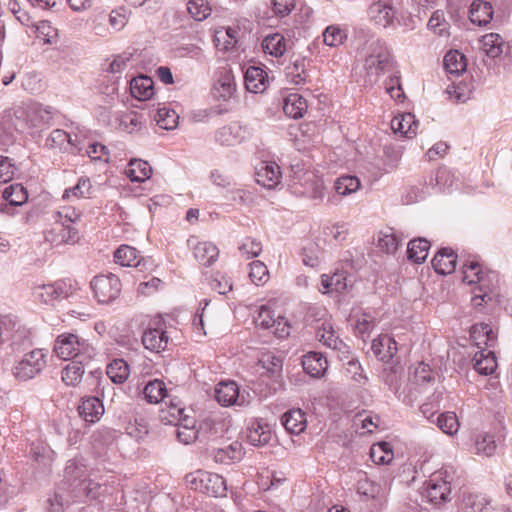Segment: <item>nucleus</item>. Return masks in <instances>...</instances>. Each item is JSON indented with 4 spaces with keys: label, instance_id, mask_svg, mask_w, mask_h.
<instances>
[{
    "label": "nucleus",
    "instance_id": "nucleus-6",
    "mask_svg": "<svg viewBox=\"0 0 512 512\" xmlns=\"http://www.w3.org/2000/svg\"><path fill=\"white\" fill-rule=\"evenodd\" d=\"M453 477L446 470L433 473L425 482V496L430 503L441 504L450 500Z\"/></svg>",
    "mask_w": 512,
    "mask_h": 512
},
{
    "label": "nucleus",
    "instance_id": "nucleus-22",
    "mask_svg": "<svg viewBox=\"0 0 512 512\" xmlns=\"http://www.w3.org/2000/svg\"><path fill=\"white\" fill-rule=\"evenodd\" d=\"M245 86L248 91L253 93H261L266 89L267 74L260 68L250 66L245 72Z\"/></svg>",
    "mask_w": 512,
    "mask_h": 512
},
{
    "label": "nucleus",
    "instance_id": "nucleus-12",
    "mask_svg": "<svg viewBox=\"0 0 512 512\" xmlns=\"http://www.w3.org/2000/svg\"><path fill=\"white\" fill-rule=\"evenodd\" d=\"M255 177L261 186L268 189L274 188L280 183V167L275 162H264L257 168Z\"/></svg>",
    "mask_w": 512,
    "mask_h": 512
},
{
    "label": "nucleus",
    "instance_id": "nucleus-41",
    "mask_svg": "<svg viewBox=\"0 0 512 512\" xmlns=\"http://www.w3.org/2000/svg\"><path fill=\"white\" fill-rule=\"evenodd\" d=\"M3 198L12 206H21L28 200V192L21 184H11L3 191Z\"/></svg>",
    "mask_w": 512,
    "mask_h": 512
},
{
    "label": "nucleus",
    "instance_id": "nucleus-64",
    "mask_svg": "<svg viewBox=\"0 0 512 512\" xmlns=\"http://www.w3.org/2000/svg\"><path fill=\"white\" fill-rule=\"evenodd\" d=\"M211 287L223 295L232 290V282L229 277L217 273L211 281Z\"/></svg>",
    "mask_w": 512,
    "mask_h": 512
},
{
    "label": "nucleus",
    "instance_id": "nucleus-18",
    "mask_svg": "<svg viewBox=\"0 0 512 512\" xmlns=\"http://www.w3.org/2000/svg\"><path fill=\"white\" fill-rule=\"evenodd\" d=\"M80 416L90 423L98 421L104 413V406L97 397L84 398L78 407Z\"/></svg>",
    "mask_w": 512,
    "mask_h": 512
},
{
    "label": "nucleus",
    "instance_id": "nucleus-16",
    "mask_svg": "<svg viewBox=\"0 0 512 512\" xmlns=\"http://www.w3.org/2000/svg\"><path fill=\"white\" fill-rule=\"evenodd\" d=\"M457 255L450 248L440 249L432 259V266L438 274L447 275L455 271Z\"/></svg>",
    "mask_w": 512,
    "mask_h": 512
},
{
    "label": "nucleus",
    "instance_id": "nucleus-8",
    "mask_svg": "<svg viewBox=\"0 0 512 512\" xmlns=\"http://www.w3.org/2000/svg\"><path fill=\"white\" fill-rule=\"evenodd\" d=\"M120 279L110 273L95 276L91 281V288L99 303H110L114 301L121 292Z\"/></svg>",
    "mask_w": 512,
    "mask_h": 512
},
{
    "label": "nucleus",
    "instance_id": "nucleus-2",
    "mask_svg": "<svg viewBox=\"0 0 512 512\" xmlns=\"http://www.w3.org/2000/svg\"><path fill=\"white\" fill-rule=\"evenodd\" d=\"M57 357L63 360H91L96 355V349L84 338L74 333H63L57 336L54 348Z\"/></svg>",
    "mask_w": 512,
    "mask_h": 512
},
{
    "label": "nucleus",
    "instance_id": "nucleus-40",
    "mask_svg": "<svg viewBox=\"0 0 512 512\" xmlns=\"http://www.w3.org/2000/svg\"><path fill=\"white\" fill-rule=\"evenodd\" d=\"M86 360L72 361L62 371V380L70 386L79 384L85 372L83 363Z\"/></svg>",
    "mask_w": 512,
    "mask_h": 512
},
{
    "label": "nucleus",
    "instance_id": "nucleus-35",
    "mask_svg": "<svg viewBox=\"0 0 512 512\" xmlns=\"http://www.w3.org/2000/svg\"><path fill=\"white\" fill-rule=\"evenodd\" d=\"M106 373L113 383L122 384L129 377V365L124 359H114L107 365Z\"/></svg>",
    "mask_w": 512,
    "mask_h": 512
},
{
    "label": "nucleus",
    "instance_id": "nucleus-17",
    "mask_svg": "<svg viewBox=\"0 0 512 512\" xmlns=\"http://www.w3.org/2000/svg\"><path fill=\"white\" fill-rule=\"evenodd\" d=\"M492 5L483 0H475L470 5L469 19L473 24L478 26H486L493 18Z\"/></svg>",
    "mask_w": 512,
    "mask_h": 512
},
{
    "label": "nucleus",
    "instance_id": "nucleus-34",
    "mask_svg": "<svg viewBox=\"0 0 512 512\" xmlns=\"http://www.w3.org/2000/svg\"><path fill=\"white\" fill-rule=\"evenodd\" d=\"M316 337L323 343V345L334 350H339L343 344L335 334L332 323L327 321L323 322L321 326L317 328Z\"/></svg>",
    "mask_w": 512,
    "mask_h": 512
},
{
    "label": "nucleus",
    "instance_id": "nucleus-60",
    "mask_svg": "<svg viewBox=\"0 0 512 512\" xmlns=\"http://www.w3.org/2000/svg\"><path fill=\"white\" fill-rule=\"evenodd\" d=\"M435 181L439 190L445 191L453 186L455 182V176L449 169L443 167L437 170Z\"/></svg>",
    "mask_w": 512,
    "mask_h": 512
},
{
    "label": "nucleus",
    "instance_id": "nucleus-38",
    "mask_svg": "<svg viewBox=\"0 0 512 512\" xmlns=\"http://www.w3.org/2000/svg\"><path fill=\"white\" fill-rule=\"evenodd\" d=\"M114 261L123 267H137L140 264L138 251L128 245H121L115 251Z\"/></svg>",
    "mask_w": 512,
    "mask_h": 512
},
{
    "label": "nucleus",
    "instance_id": "nucleus-23",
    "mask_svg": "<svg viewBox=\"0 0 512 512\" xmlns=\"http://www.w3.org/2000/svg\"><path fill=\"white\" fill-rule=\"evenodd\" d=\"M357 492L365 500H375L378 503H381L386 497L385 488L366 477L358 481Z\"/></svg>",
    "mask_w": 512,
    "mask_h": 512
},
{
    "label": "nucleus",
    "instance_id": "nucleus-63",
    "mask_svg": "<svg viewBox=\"0 0 512 512\" xmlns=\"http://www.w3.org/2000/svg\"><path fill=\"white\" fill-rule=\"evenodd\" d=\"M37 37L44 43H52L56 38L57 32L48 21H41L36 25Z\"/></svg>",
    "mask_w": 512,
    "mask_h": 512
},
{
    "label": "nucleus",
    "instance_id": "nucleus-24",
    "mask_svg": "<svg viewBox=\"0 0 512 512\" xmlns=\"http://www.w3.org/2000/svg\"><path fill=\"white\" fill-rule=\"evenodd\" d=\"M131 95L138 100H148L154 94V82L148 76H138L130 81Z\"/></svg>",
    "mask_w": 512,
    "mask_h": 512
},
{
    "label": "nucleus",
    "instance_id": "nucleus-50",
    "mask_svg": "<svg viewBox=\"0 0 512 512\" xmlns=\"http://www.w3.org/2000/svg\"><path fill=\"white\" fill-rule=\"evenodd\" d=\"M464 508L469 512H487L489 501L481 494H468L463 499Z\"/></svg>",
    "mask_w": 512,
    "mask_h": 512
},
{
    "label": "nucleus",
    "instance_id": "nucleus-42",
    "mask_svg": "<svg viewBox=\"0 0 512 512\" xmlns=\"http://www.w3.org/2000/svg\"><path fill=\"white\" fill-rule=\"evenodd\" d=\"M482 47L489 57L495 58L503 53L504 42L497 33H489L481 39Z\"/></svg>",
    "mask_w": 512,
    "mask_h": 512
},
{
    "label": "nucleus",
    "instance_id": "nucleus-53",
    "mask_svg": "<svg viewBox=\"0 0 512 512\" xmlns=\"http://www.w3.org/2000/svg\"><path fill=\"white\" fill-rule=\"evenodd\" d=\"M249 266V277L253 283H255L256 285H262L268 280L269 271L267 269V266L263 262L256 260L251 262Z\"/></svg>",
    "mask_w": 512,
    "mask_h": 512
},
{
    "label": "nucleus",
    "instance_id": "nucleus-62",
    "mask_svg": "<svg viewBox=\"0 0 512 512\" xmlns=\"http://www.w3.org/2000/svg\"><path fill=\"white\" fill-rule=\"evenodd\" d=\"M239 250L241 254L247 258L257 257L262 251V244L261 242L248 237L239 247Z\"/></svg>",
    "mask_w": 512,
    "mask_h": 512
},
{
    "label": "nucleus",
    "instance_id": "nucleus-39",
    "mask_svg": "<svg viewBox=\"0 0 512 512\" xmlns=\"http://www.w3.org/2000/svg\"><path fill=\"white\" fill-rule=\"evenodd\" d=\"M151 173L152 168L149 163L138 159L131 160L126 171L127 176L132 182H142L150 178Z\"/></svg>",
    "mask_w": 512,
    "mask_h": 512
},
{
    "label": "nucleus",
    "instance_id": "nucleus-19",
    "mask_svg": "<svg viewBox=\"0 0 512 512\" xmlns=\"http://www.w3.org/2000/svg\"><path fill=\"white\" fill-rule=\"evenodd\" d=\"M272 433L267 424L253 421L246 431V439L253 446H264L271 440Z\"/></svg>",
    "mask_w": 512,
    "mask_h": 512
},
{
    "label": "nucleus",
    "instance_id": "nucleus-57",
    "mask_svg": "<svg viewBox=\"0 0 512 512\" xmlns=\"http://www.w3.org/2000/svg\"><path fill=\"white\" fill-rule=\"evenodd\" d=\"M412 379L417 385H422L434 379L433 372L428 364L420 362L414 368Z\"/></svg>",
    "mask_w": 512,
    "mask_h": 512
},
{
    "label": "nucleus",
    "instance_id": "nucleus-11",
    "mask_svg": "<svg viewBox=\"0 0 512 512\" xmlns=\"http://www.w3.org/2000/svg\"><path fill=\"white\" fill-rule=\"evenodd\" d=\"M193 249L195 259L204 266L212 265L219 256V249L215 244L209 241L198 242L196 238L188 240Z\"/></svg>",
    "mask_w": 512,
    "mask_h": 512
},
{
    "label": "nucleus",
    "instance_id": "nucleus-45",
    "mask_svg": "<svg viewBox=\"0 0 512 512\" xmlns=\"http://www.w3.org/2000/svg\"><path fill=\"white\" fill-rule=\"evenodd\" d=\"M187 10L190 16L196 21L207 19L212 12L211 5L208 0H189Z\"/></svg>",
    "mask_w": 512,
    "mask_h": 512
},
{
    "label": "nucleus",
    "instance_id": "nucleus-49",
    "mask_svg": "<svg viewBox=\"0 0 512 512\" xmlns=\"http://www.w3.org/2000/svg\"><path fill=\"white\" fill-rule=\"evenodd\" d=\"M360 188V180L355 176H342L335 182V190L341 196H347Z\"/></svg>",
    "mask_w": 512,
    "mask_h": 512
},
{
    "label": "nucleus",
    "instance_id": "nucleus-56",
    "mask_svg": "<svg viewBox=\"0 0 512 512\" xmlns=\"http://www.w3.org/2000/svg\"><path fill=\"white\" fill-rule=\"evenodd\" d=\"M324 43L331 47L339 46L346 38L345 32L335 26H329L323 33Z\"/></svg>",
    "mask_w": 512,
    "mask_h": 512
},
{
    "label": "nucleus",
    "instance_id": "nucleus-37",
    "mask_svg": "<svg viewBox=\"0 0 512 512\" xmlns=\"http://www.w3.org/2000/svg\"><path fill=\"white\" fill-rule=\"evenodd\" d=\"M143 394L149 403L156 404L167 397V388L162 380L154 379L145 385Z\"/></svg>",
    "mask_w": 512,
    "mask_h": 512
},
{
    "label": "nucleus",
    "instance_id": "nucleus-32",
    "mask_svg": "<svg viewBox=\"0 0 512 512\" xmlns=\"http://www.w3.org/2000/svg\"><path fill=\"white\" fill-rule=\"evenodd\" d=\"M307 110L306 100L299 94H290L284 101V113L293 118H301Z\"/></svg>",
    "mask_w": 512,
    "mask_h": 512
},
{
    "label": "nucleus",
    "instance_id": "nucleus-54",
    "mask_svg": "<svg viewBox=\"0 0 512 512\" xmlns=\"http://www.w3.org/2000/svg\"><path fill=\"white\" fill-rule=\"evenodd\" d=\"M346 377L353 380L358 385H364L367 377L363 373L360 363L356 360H350L344 367Z\"/></svg>",
    "mask_w": 512,
    "mask_h": 512
},
{
    "label": "nucleus",
    "instance_id": "nucleus-25",
    "mask_svg": "<svg viewBox=\"0 0 512 512\" xmlns=\"http://www.w3.org/2000/svg\"><path fill=\"white\" fill-rule=\"evenodd\" d=\"M369 16L376 24L387 27L393 22L395 11L390 5L379 1L370 6Z\"/></svg>",
    "mask_w": 512,
    "mask_h": 512
},
{
    "label": "nucleus",
    "instance_id": "nucleus-30",
    "mask_svg": "<svg viewBox=\"0 0 512 512\" xmlns=\"http://www.w3.org/2000/svg\"><path fill=\"white\" fill-rule=\"evenodd\" d=\"M262 48L266 54L274 57H281L287 50L285 38L280 33L267 35L262 41Z\"/></svg>",
    "mask_w": 512,
    "mask_h": 512
},
{
    "label": "nucleus",
    "instance_id": "nucleus-27",
    "mask_svg": "<svg viewBox=\"0 0 512 512\" xmlns=\"http://www.w3.org/2000/svg\"><path fill=\"white\" fill-rule=\"evenodd\" d=\"M417 122L411 113L394 117L391 121V128L395 133H399L407 138H413L417 133Z\"/></svg>",
    "mask_w": 512,
    "mask_h": 512
},
{
    "label": "nucleus",
    "instance_id": "nucleus-59",
    "mask_svg": "<svg viewBox=\"0 0 512 512\" xmlns=\"http://www.w3.org/2000/svg\"><path fill=\"white\" fill-rule=\"evenodd\" d=\"M17 168L7 156H0V183L10 182L15 175Z\"/></svg>",
    "mask_w": 512,
    "mask_h": 512
},
{
    "label": "nucleus",
    "instance_id": "nucleus-14",
    "mask_svg": "<svg viewBox=\"0 0 512 512\" xmlns=\"http://www.w3.org/2000/svg\"><path fill=\"white\" fill-rule=\"evenodd\" d=\"M244 138V130L238 123L225 125L215 132V141L223 146H234Z\"/></svg>",
    "mask_w": 512,
    "mask_h": 512
},
{
    "label": "nucleus",
    "instance_id": "nucleus-43",
    "mask_svg": "<svg viewBox=\"0 0 512 512\" xmlns=\"http://www.w3.org/2000/svg\"><path fill=\"white\" fill-rule=\"evenodd\" d=\"M370 457L375 464H388L393 459V451L387 442L373 444L370 449Z\"/></svg>",
    "mask_w": 512,
    "mask_h": 512
},
{
    "label": "nucleus",
    "instance_id": "nucleus-33",
    "mask_svg": "<svg viewBox=\"0 0 512 512\" xmlns=\"http://www.w3.org/2000/svg\"><path fill=\"white\" fill-rule=\"evenodd\" d=\"M430 242L426 238H418L408 243L407 254L408 259L415 263H422L428 256Z\"/></svg>",
    "mask_w": 512,
    "mask_h": 512
},
{
    "label": "nucleus",
    "instance_id": "nucleus-26",
    "mask_svg": "<svg viewBox=\"0 0 512 512\" xmlns=\"http://www.w3.org/2000/svg\"><path fill=\"white\" fill-rule=\"evenodd\" d=\"M473 361L475 370L483 375L492 374L497 368L496 356L491 350L483 349L476 352Z\"/></svg>",
    "mask_w": 512,
    "mask_h": 512
},
{
    "label": "nucleus",
    "instance_id": "nucleus-31",
    "mask_svg": "<svg viewBox=\"0 0 512 512\" xmlns=\"http://www.w3.org/2000/svg\"><path fill=\"white\" fill-rule=\"evenodd\" d=\"M444 67L449 74L459 76L466 71V57L457 50H451L444 57Z\"/></svg>",
    "mask_w": 512,
    "mask_h": 512
},
{
    "label": "nucleus",
    "instance_id": "nucleus-5",
    "mask_svg": "<svg viewBox=\"0 0 512 512\" xmlns=\"http://www.w3.org/2000/svg\"><path fill=\"white\" fill-rule=\"evenodd\" d=\"M364 68L370 81L393 68V59L388 48L377 41L371 45V51L365 59Z\"/></svg>",
    "mask_w": 512,
    "mask_h": 512
},
{
    "label": "nucleus",
    "instance_id": "nucleus-3",
    "mask_svg": "<svg viewBox=\"0 0 512 512\" xmlns=\"http://www.w3.org/2000/svg\"><path fill=\"white\" fill-rule=\"evenodd\" d=\"M81 216V212L74 207H62L56 213V221L60 223V236L55 234L56 228H54L46 233L45 239L55 245L76 243L79 240V231L73 227V224L80 221Z\"/></svg>",
    "mask_w": 512,
    "mask_h": 512
},
{
    "label": "nucleus",
    "instance_id": "nucleus-29",
    "mask_svg": "<svg viewBox=\"0 0 512 512\" xmlns=\"http://www.w3.org/2000/svg\"><path fill=\"white\" fill-rule=\"evenodd\" d=\"M212 456L216 463L229 465L241 459V445L235 442L227 447L214 449L212 452Z\"/></svg>",
    "mask_w": 512,
    "mask_h": 512
},
{
    "label": "nucleus",
    "instance_id": "nucleus-52",
    "mask_svg": "<svg viewBox=\"0 0 512 512\" xmlns=\"http://www.w3.org/2000/svg\"><path fill=\"white\" fill-rule=\"evenodd\" d=\"M235 90V83L229 75L221 76L214 85L215 95L224 100L231 98Z\"/></svg>",
    "mask_w": 512,
    "mask_h": 512
},
{
    "label": "nucleus",
    "instance_id": "nucleus-48",
    "mask_svg": "<svg viewBox=\"0 0 512 512\" xmlns=\"http://www.w3.org/2000/svg\"><path fill=\"white\" fill-rule=\"evenodd\" d=\"M179 115L167 107L159 108L157 111V125L165 130L175 129L178 125Z\"/></svg>",
    "mask_w": 512,
    "mask_h": 512
},
{
    "label": "nucleus",
    "instance_id": "nucleus-9",
    "mask_svg": "<svg viewBox=\"0 0 512 512\" xmlns=\"http://www.w3.org/2000/svg\"><path fill=\"white\" fill-rule=\"evenodd\" d=\"M302 183L291 185L294 194L311 200H322L324 197V182L314 171L302 173Z\"/></svg>",
    "mask_w": 512,
    "mask_h": 512
},
{
    "label": "nucleus",
    "instance_id": "nucleus-55",
    "mask_svg": "<svg viewBox=\"0 0 512 512\" xmlns=\"http://www.w3.org/2000/svg\"><path fill=\"white\" fill-rule=\"evenodd\" d=\"M428 28L435 34L444 36L448 34V23L440 11H435L428 21Z\"/></svg>",
    "mask_w": 512,
    "mask_h": 512
},
{
    "label": "nucleus",
    "instance_id": "nucleus-15",
    "mask_svg": "<svg viewBox=\"0 0 512 512\" xmlns=\"http://www.w3.org/2000/svg\"><path fill=\"white\" fill-rule=\"evenodd\" d=\"M169 337L160 328H147L142 335V343L147 350L159 353L168 346Z\"/></svg>",
    "mask_w": 512,
    "mask_h": 512
},
{
    "label": "nucleus",
    "instance_id": "nucleus-47",
    "mask_svg": "<svg viewBox=\"0 0 512 512\" xmlns=\"http://www.w3.org/2000/svg\"><path fill=\"white\" fill-rule=\"evenodd\" d=\"M286 75L295 85L304 84L307 81L308 73L305 69V60L297 59L286 67Z\"/></svg>",
    "mask_w": 512,
    "mask_h": 512
},
{
    "label": "nucleus",
    "instance_id": "nucleus-4",
    "mask_svg": "<svg viewBox=\"0 0 512 512\" xmlns=\"http://www.w3.org/2000/svg\"><path fill=\"white\" fill-rule=\"evenodd\" d=\"M185 480L194 491L216 498L226 496V482L219 474L197 470L186 475Z\"/></svg>",
    "mask_w": 512,
    "mask_h": 512
},
{
    "label": "nucleus",
    "instance_id": "nucleus-21",
    "mask_svg": "<svg viewBox=\"0 0 512 512\" xmlns=\"http://www.w3.org/2000/svg\"><path fill=\"white\" fill-rule=\"evenodd\" d=\"M302 366L304 371L314 378L324 375L328 363L327 359L317 352H310L303 357Z\"/></svg>",
    "mask_w": 512,
    "mask_h": 512
},
{
    "label": "nucleus",
    "instance_id": "nucleus-13",
    "mask_svg": "<svg viewBox=\"0 0 512 512\" xmlns=\"http://www.w3.org/2000/svg\"><path fill=\"white\" fill-rule=\"evenodd\" d=\"M215 398L223 406L243 405L239 388L234 381L220 382L215 389Z\"/></svg>",
    "mask_w": 512,
    "mask_h": 512
},
{
    "label": "nucleus",
    "instance_id": "nucleus-7",
    "mask_svg": "<svg viewBox=\"0 0 512 512\" xmlns=\"http://www.w3.org/2000/svg\"><path fill=\"white\" fill-rule=\"evenodd\" d=\"M46 354L42 349H34L26 353L14 366L13 375L20 381L34 378L46 366Z\"/></svg>",
    "mask_w": 512,
    "mask_h": 512
},
{
    "label": "nucleus",
    "instance_id": "nucleus-44",
    "mask_svg": "<svg viewBox=\"0 0 512 512\" xmlns=\"http://www.w3.org/2000/svg\"><path fill=\"white\" fill-rule=\"evenodd\" d=\"M497 445L492 434L481 432L475 437L476 453L484 456H492L496 451Z\"/></svg>",
    "mask_w": 512,
    "mask_h": 512
},
{
    "label": "nucleus",
    "instance_id": "nucleus-10",
    "mask_svg": "<svg viewBox=\"0 0 512 512\" xmlns=\"http://www.w3.org/2000/svg\"><path fill=\"white\" fill-rule=\"evenodd\" d=\"M71 292V286L63 281L46 284L35 289L34 295L45 304H53L57 300L67 298Z\"/></svg>",
    "mask_w": 512,
    "mask_h": 512
},
{
    "label": "nucleus",
    "instance_id": "nucleus-20",
    "mask_svg": "<svg viewBox=\"0 0 512 512\" xmlns=\"http://www.w3.org/2000/svg\"><path fill=\"white\" fill-rule=\"evenodd\" d=\"M282 424L289 433L298 435L305 430L307 419L301 409H290L282 416Z\"/></svg>",
    "mask_w": 512,
    "mask_h": 512
},
{
    "label": "nucleus",
    "instance_id": "nucleus-1",
    "mask_svg": "<svg viewBox=\"0 0 512 512\" xmlns=\"http://www.w3.org/2000/svg\"><path fill=\"white\" fill-rule=\"evenodd\" d=\"M498 281V275L494 271L484 272L480 264L474 260L463 265V282L473 285L471 293L472 304L475 307L482 306L486 300H491V293Z\"/></svg>",
    "mask_w": 512,
    "mask_h": 512
},
{
    "label": "nucleus",
    "instance_id": "nucleus-36",
    "mask_svg": "<svg viewBox=\"0 0 512 512\" xmlns=\"http://www.w3.org/2000/svg\"><path fill=\"white\" fill-rule=\"evenodd\" d=\"M401 244L402 239L397 236L392 228L381 231L378 234L377 247L383 252L393 254Z\"/></svg>",
    "mask_w": 512,
    "mask_h": 512
},
{
    "label": "nucleus",
    "instance_id": "nucleus-61",
    "mask_svg": "<svg viewBox=\"0 0 512 512\" xmlns=\"http://www.w3.org/2000/svg\"><path fill=\"white\" fill-rule=\"evenodd\" d=\"M141 116L136 112H130L123 116L121 120V126L122 128L127 131L128 133H134L141 129L142 127V120Z\"/></svg>",
    "mask_w": 512,
    "mask_h": 512
},
{
    "label": "nucleus",
    "instance_id": "nucleus-46",
    "mask_svg": "<svg viewBox=\"0 0 512 512\" xmlns=\"http://www.w3.org/2000/svg\"><path fill=\"white\" fill-rule=\"evenodd\" d=\"M91 189L92 185L90 180L86 177H81L75 186L64 191L63 199L71 200L72 198H87L91 194Z\"/></svg>",
    "mask_w": 512,
    "mask_h": 512
},
{
    "label": "nucleus",
    "instance_id": "nucleus-58",
    "mask_svg": "<svg viewBox=\"0 0 512 512\" xmlns=\"http://www.w3.org/2000/svg\"><path fill=\"white\" fill-rule=\"evenodd\" d=\"M255 324L263 329H272L275 324L274 312L268 306H261L255 318Z\"/></svg>",
    "mask_w": 512,
    "mask_h": 512
},
{
    "label": "nucleus",
    "instance_id": "nucleus-51",
    "mask_svg": "<svg viewBox=\"0 0 512 512\" xmlns=\"http://www.w3.org/2000/svg\"><path fill=\"white\" fill-rule=\"evenodd\" d=\"M437 426L448 435H454L459 429V421L454 412L442 413L437 417Z\"/></svg>",
    "mask_w": 512,
    "mask_h": 512
},
{
    "label": "nucleus",
    "instance_id": "nucleus-28",
    "mask_svg": "<svg viewBox=\"0 0 512 512\" xmlns=\"http://www.w3.org/2000/svg\"><path fill=\"white\" fill-rule=\"evenodd\" d=\"M321 284L324 293H341L348 287L347 273L345 271H336L332 275L323 274L321 276Z\"/></svg>",
    "mask_w": 512,
    "mask_h": 512
}]
</instances>
